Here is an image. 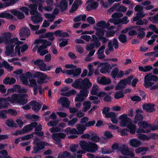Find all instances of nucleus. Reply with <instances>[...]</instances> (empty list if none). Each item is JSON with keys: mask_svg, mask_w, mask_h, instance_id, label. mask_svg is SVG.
I'll list each match as a JSON object with an SVG mask.
<instances>
[{"mask_svg": "<svg viewBox=\"0 0 158 158\" xmlns=\"http://www.w3.org/2000/svg\"><path fill=\"white\" fill-rule=\"evenodd\" d=\"M14 47L15 45H8L6 47L5 54L6 56H9L13 52Z\"/></svg>", "mask_w": 158, "mask_h": 158, "instance_id": "obj_23", "label": "nucleus"}, {"mask_svg": "<svg viewBox=\"0 0 158 158\" xmlns=\"http://www.w3.org/2000/svg\"><path fill=\"white\" fill-rule=\"evenodd\" d=\"M31 19L33 21V23L35 24H38L39 23L42 22L43 19L41 16L38 15L32 16Z\"/></svg>", "mask_w": 158, "mask_h": 158, "instance_id": "obj_22", "label": "nucleus"}, {"mask_svg": "<svg viewBox=\"0 0 158 158\" xmlns=\"http://www.w3.org/2000/svg\"><path fill=\"white\" fill-rule=\"evenodd\" d=\"M86 4H88L86 8L88 11H90L92 10H95L98 6V2H95L94 0H89L87 1Z\"/></svg>", "mask_w": 158, "mask_h": 158, "instance_id": "obj_8", "label": "nucleus"}, {"mask_svg": "<svg viewBox=\"0 0 158 158\" xmlns=\"http://www.w3.org/2000/svg\"><path fill=\"white\" fill-rule=\"evenodd\" d=\"M36 125H37V123L35 122H32L30 124L27 125L22 129L23 133L25 134L30 131L34 129Z\"/></svg>", "mask_w": 158, "mask_h": 158, "instance_id": "obj_10", "label": "nucleus"}, {"mask_svg": "<svg viewBox=\"0 0 158 158\" xmlns=\"http://www.w3.org/2000/svg\"><path fill=\"white\" fill-rule=\"evenodd\" d=\"M20 78L24 85H28L29 84L27 79L25 76L24 75H21L20 76Z\"/></svg>", "mask_w": 158, "mask_h": 158, "instance_id": "obj_51", "label": "nucleus"}, {"mask_svg": "<svg viewBox=\"0 0 158 158\" xmlns=\"http://www.w3.org/2000/svg\"><path fill=\"white\" fill-rule=\"evenodd\" d=\"M137 137L139 139L143 140H148L149 139V137L144 134H139L137 136Z\"/></svg>", "mask_w": 158, "mask_h": 158, "instance_id": "obj_55", "label": "nucleus"}, {"mask_svg": "<svg viewBox=\"0 0 158 158\" xmlns=\"http://www.w3.org/2000/svg\"><path fill=\"white\" fill-rule=\"evenodd\" d=\"M39 47L37 51H40V50H44L46 48L47 46H50L52 44L51 42L46 40Z\"/></svg>", "mask_w": 158, "mask_h": 158, "instance_id": "obj_19", "label": "nucleus"}, {"mask_svg": "<svg viewBox=\"0 0 158 158\" xmlns=\"http://www.w3.org/2000/svg\"><path fill=\"white\" fill-rule=\"evenodd\" d=\"M119 118L121 119V121L120 122V125L122 127L127 126V125L131 123V119L127 117V114L121 115L120 116Z\"/></svg>", "mask_w": 158, "mask_h": 158, "instance_id": "obj_7", "label": "nucleus"}, {"mask_svg": "<svg viewBox=\"0 0 158 158\" xmlns=\"http://www.w3.org/2000/svg\"><path fill=\"white\" fill-rule=\"evenodd\" d=\"M77 135H81L84 133V131L86 129V127L84 125L82 124L77 123L76 125Z\"/></svg>", "mask_w": 158, "mask_h": 158, "instance_id": "obj_14", "label": "nucleus"}, {"mask_svg": "<svg viewBox=\"0 0 158 158\" xmlns=\"http://www.w3.org/2000/svg\"><path fill=\"white\" fill-rule=\"evenodd\" d=\"M101 152L103 154H107L111 153L112 152L110 149L103 148L101 149Z\"/></svg>", "mask_w": 158, "mask_h": 158, "instance_id": "obj_64", "label": "nucleus"}, {"mask_svg": "<svg viewBox=\"0 0 158 158\" xmlns=\"http://www.w3.org/2000/svg\"><path fill=\"white\" fill-rule=\"evenodd\" d=\"M106 31L103 29V28H96L95 34L97 36L100 35L103 36Z\"/></svg>", "mask_w": 158, "mask_h": 158, "instance_id": "obj_36", "label": "nucleus"}, {"mask_svg": "<svg viewBox=\"0 0 158 158\" xmlns=\"http://www.w3.org/2000/svg\"><path fill=\"white\" fill-rule=\"evenodd\" d=\"M99 83L103 85H106L110 84L111 80L109 78H106L105 77H102L98 81Z\"/></svg>", "mask_w": 158, "mask_h": 158, "instance_id": "obj_35", "label": "nucleus"}, {"mask_svg": "<svg viewBox=\"0 0 158 158\" xmlns=\"http://www.w3.org/2000/svg\"><path fill=\"white\" fill-rule=\"evenodd\" d=\"M92 37V38L91 40V43L93 42L92 44L96 48H98L101 45V43L98 40L97 37L95 35H93Z\"/></svg>", "mask_w": 158, "mask_h": 158, "instance_id": "obj_18", "label": "nucleus"}, {"mask_svg": "<svg viewBox=\"0 0 158 158\" xmlns=\"http://www.w3.org/2000/svg\"><path fill=\"white\" fill-rule=\"evenodd\" d=\"M71 155L70 153L67 151L64 152L63 153H60L58 155L57 158H65L70 156Z\"/></svg>", "mask_w": 158, "mask_h": 158, "instance_id": "obj_43", "label": "nucleus"}, {"mask_svg": "<svg viewBox=\"0 0 158 158\" xmlns=\"http://www.w3.org/2000/svg\"><path fill=\"white\" fill-rule=\"evenodd\" d=\"M118 39L123 44L125 43L127 41V36L123 34H120L118 36Z\"/></svg>", "mask_w": 158, "mask_h": 158, "instance_id": "obj_40", "label": "nucleus"}, {"mask_svg": "<svg viewBox=\"0 0 158 158\" xmlns=\"http://www.w3.org/2000/svg\"><path fill=\"white\" fill-rule=\"evenodd\" d=\"M64 131L67 134L69 133L70 134L77 135V130L75 128L72 129L70 127H68L65 129Z\"/></svg>", "mask_w": 158, "mask_h": 158, "instance_id": "obj_33", "label": "nucleus"}, {"mask_svg": "<svg viewBox=\"0 0 158 158\" xmlns=\"http://www.w3.org/2000/svg\"><path fill=\"white\" fill-rule=\"evenodd\" d=\"M118 72V68H114L110 73V76L112 78L115 79L117 77V76Z\"/></svg>", "mask_w": 158, "mask_h": 158, "instance_id": "obj_42", "label": "nucleus"}, {"mask_svg": "<svg viewBox=\"0 0 158 158\" xmlns=\"http://www.w3.org/2000/svg\"><path fill=\"white\" fill-rule=\"evenodd\" d=\"M31 106L32 110L35 112H38L41 108V105L35 100L31 101L29 102Z\"/></svg>", "mask_w": 158, "mask_h": 158, "instance_id": "obj_11", "label": "nucleus"}, {"mask_svg": "<svg viewBox=\"0 0 158 158\" xmlns=\"http://www.w3.org/2000/svg\"><path fill=\"white\" fill-rule=\"evenodd\" d=\"M92 84L87 78H85L83 80L79 78L75 80L72 84V86L74 88L80 89V90L77 94L75 101L80 102L84 101L85 98L88 96L89 93V89L92 86Z\"/></svg>", "mask_w": 158, "mask_h": 158, "instance_id": "obj_1", "label": "nucleus"}, {"mask_svg": "<svg viewBox=\"0 0 158 158\" xmlns=\"http://www.w3.org/2000/svg\"><path fill=\"white\" fill-rule=\"evenodd\" d=\"M81 69L80 68L73 69V76L76 77L79 75L81 72Z\"/></svg>", "mask_w": 158, "mask_h": 158, "instance_id": "obj_53", "label": "nucleus"}, {"mask_svg": "<svg viewBox=\"0 0 158 158\" xmlns=\"http://www.w3.org/2000/svg\"><path fill=\"white\" fill-rule=\"evenodd\" d=\"M145 16V14L143 12H138L136 14L135 17L133 18V20L134 22H135L138 20V19H141L143 18Z\"/></svg>", "mask_w": 158, "mask_h": 158, "instance_id": "obj_34", "label": "nucleus"}, {"mask_svg": "<svg viewBox=\"0 0 158 158\" xmlns=\"http://www.w3.org/2000/svg\"><path fill=\"white\" fill-rule=\"evenodd\" d=\"M117 11L119 12H125L127 10V8L123 6H118Z\"/></svg>", "mask_w": 158, "mask_h": 158, "instance_id": "obj_58", "label": "nucleus"}, {"mask_svg": "<svg viewBox=\"0 0 158 158\" xmlns=\"http://www.w3.org/2000/svg\"><path fill=\"white\" fill-rule=\"evenodd\" d=\"M119 150L121 151L122 153L124 155L127 156L128 152L129 151L127 147L125 145L121 146L119 148Z\"/></svg>", "mask_w": 158, "mask_h": 158, "instance_id": "obj_30", "label": "nucleus"}, {"mask_svg": "<svg viewBox=\"0 0 158 158\" xmlns=\"http://www.w3.org/2000/svg\"><path fill=\"white\" fill-rule=\"evenodd\" d=\"M58 102L61 104L62 107L66 108H69L70 103L67 98L61 97L58 99Z\"/></svg>", "mask_w": 158, "mask_h": 158, "instance_id": "obj_9", "label": "nucleus"}, {"mask_svg": "<svg viewBox=\"0 0 158 158\" xmlns=\"http://www.w3.org/2000/svg\"><path fill=\"white\" fill-rule=\"evenodd\" d=\"M107 116L108 118H111V121L113 123L115 124L117 123L118 120L117 118V115L114 112H110V113L107 115Z\"/></svg>", "mask_w": 158, "mask_h": 158, "instance_id": "obj_17", "label": "nucleus"}, {"mask_svg": "<svg viewBox=\"0 0 158 158\" xmlns=\"http://www.w3.org/2000/svg\"><path fill=\"white\" fill-rule=\"evenodd\" d=\"M89 99L90 100L92 101V103L94 104L97 105L100 102V100L96 96H91L89 97Z\"/></svg>", "mask_w": 158, "mask_h": 158, "instance_id": "obj_38", "label": "nucleus"}, {"mask_svg": "<svg viewBox=\"0 0 158 158\" xmlns=\"http://www.w3.org/2000/svg\"><path fill=\"white\" fill-rule=\"evenodd\" d=\"M66 135L63 133L59 132L54 133L52 134V137L57 143L56 144L60 145L61 142V139H63L65 138Z\"/></svg>", "mask_w": 158, "mask_h": 158, "instance_id": "obj_6", "label": "nucleus"}, {"mask_svg": "<svg viewBox=\"0 0 158 158\" xmlns=\"http://www.w3.org/2000/svg\"><path fill=\"white\" fill-rule=\"evenodd\" d=\"M101 67L100 72L102 74L110 73L112 67H110V64L108 62H100L98 66V68Z\"/></svg>", "mask_w": 158, "mask_h": 158, "instance_id": "obj_4", "label": "nucleus"}, {"mask_svg": "<svg viewBox=\"0 0 158 158\" xmlns=\"http://www.w3.org/2000/svg\"><path fill=\"white\" fill-rule=\"evenodd\" d=\"M89 72L88 74V77H89L92 76L94 71V69L93 65L91 64L88 65V66Z\"/></svg>", "mask_w": 158, "mask_h": 158, "instance_id": "obj_49", "label": "nucleus"}, {"mask_svg": "<svg viewBox=\"0 0 158 158\" xmlns=\"http://www.w3.org/2000/svg\"><path fill=\"white\" fill-rule=\"evenodd\" d=\"M133 78L132 76H129L127 78L120 80L115 87L116 90H120L124 89L127 85H130L131 81Z\"/></svg>", "mask_w": 158, "mask_h": 158, "instance_id": "obj_3", "label": "nucleus"}, {"mask_svg": "<svg viewBox=\"0 0 158 158\" xmlns=\"http://www.w3.org/2000/svg\"><path fill=\"white\" fill-rule=\"evenodd\" d=\"M5 123L7 126L10 127L16 128L18 127L17 124L15 123V121L12 119H8L6 120Z\"/></svg>", "mask_w": 158, "mask_h": 158, "instance_id": "obj_21", "label": "nucleus"}, {"mask_svg": "<svg viewBox=\"0 0 158 158\" xmlns=\"http://www.w3.org/2000/svg\"><path fill=\"white\" fill-rule=\"evenodd\" d=\"M27 96V94H21L18 103L21 105H24L27 103L28 102V99L25 98Z\"/></svg>", "mask_w": 158, "mask_h": 158, "instance_id": "obj_20", "label": "nucleus"}, {"mask_svg": "<svg viewBox=\"0 0 158 158\" xmlns=\"http://www.w3.org/2000/svg\"><path fill=\"white\" fill-rule=\"evenodd\" d=\"M136 21V24L140 25H143L144 24L146 25L148 22V20L146 19H144L143 20L141 19H138V20Z\"/></svg>", "mask_w": 158, "mask_h": 158, "instance_id": "obj_44", "label": "nucleus"}, {"mask_svg": "<svg viewBox=\"0 0 158 158\" xmlns=\"http://www.w3.org/2000/svg\"><path fill=\"white\" fill-rule=\"evenodd\" d=\"M99 90L100 88L99 86L97 85H94L90 91V94L92 95H96Z\"/></svg>", "mask_w": 158, "mask_h": 158, "instance_id": "obj_27", "label": "nucleus"}, {"mask_svg": "<svg viewBox=\"0 0 158 158\" xmlns=\"http://www.w3.org/2000/svg\"><path fill=\"white\" fill-rule=\"evenodd\" d=\"M2 38V40H4L6 44H8V42L11 38V34L10 33H6L5 34L4 37Z\"/></svg>", "mask_w": 158, "mask_h": 158, "instance_id": "obj_41", "label": "nucleus"}, {"mask_svg": "<svg viewBox=\"0 0 158 158\" xmlns=\"http://www.w3.org/2000/svg\"><path fill=\"white\" fill-rule=\"evenodd\" d=\"M110 110V108L109 107H104L102 110V113L103 114L105 115L106 118H108L107 115L110 113L109 112Z\"/></svg>", "mask_w": 158, "mask_h": 158, "instance_id": "obj_48", "label": "nucleus"}, {"mask_svg": "<svg viewBox=\"0 0 158 158\" xmlns=\"http://www.w3.org/2000/svg\"><path fill=\"white\" fill-rule=\"evenodd\" d=\"M104 134L106 138L104 139H110L113 137V135L109 131H105Z\"/></svg>", "mask_w": 158, "mask_h": 158, "instance_id": "obj_56", "label": "nucleus"}, {"mask_svg": "<svg viewBox=\"0 0 158 158\" xmlns=\"http://www.w3.org/2000/svg\"><path fill=\"white\" fill-rule=\"evenodd\" d=\"M80 145L83 150L90 153L95 152L98 148V146L96 143L90 141H81Z\"/></svg>", "mask_w": 158, "mask_h": 158, "instance_id": "obj_2", "label": "nucleus"}, {"mask_svg": "<svg viewBox=\"0 0 158 158\" xmlns=\"http://www.w3.org/2000/svg\"><path fill=\"white\" fill-rule=\"evenodd\" d=\"M124 95L123 90H119L116 92L114 94V98L116 99H118L123 98Z\"/></svg>", "mask_w": 158, "mask_h": 158, "instance_id": "obj_37", "label": "nucleus"}, {"mask_svg": "<svg viewBox=\"0 0 158 158\" xmlns=\"http://www.w3.org/2000/svg\"><path fill=\"white\" fill-rule=\"evenodd\" d=\"M145 30V29L144 28H139L137 29V31L140 32L138 34L137 36V38L139 39H142L145 36V34L144 31Z\"/></svg>", "mask_w": 158, "mask_h": 158, "instance_id": "obj_24", "label": "nucleus"}, {"mask_svg": "<svg viewBox=\"0 0 158 158\" xmlns=\"http://www.w3.org/2000/svg\"><path fill=\"white\" fill-rule=\"evenodd\" d=\"M54 33L48 32L46 33L45 35L46 36V38H48L49 40L52 41L54 39Z\"/></svg>", "mask_w": 158, "mask_h": 158, "instance_id": "obj_52", "label": "nucleus"}, {"mask_svg": "<svg viewBox=\"0 0 158 158\" xmlns=\"http://www.w3.org/2000/svg\"><path fill=\"white\" fill-rule=\"evenodd\" d=\"M7 110V113L12 116H16L17 114V112L16 110L13 109H9Z\"/></svg>", "mask_w": 158, "mask_h": 158, "instance_id": "obj_59", "label": "nucleus"}, {"mask_svg": "<svg viewBox=\"0 0 158 158\" xmlns=\"http://www.w3.org/2000/svg\"><path fill=\"white\" fill-rule=\"evenodd\" d=\"M10 12L13 15L16 16L18 19H22L25 18V15L23 12L16 9L11 10Z\"/></svg>", "mask_w": 158, "mask_h": 158, "instance_id": "obj_15", "label": "nucleus"}, {"mask_svg": "<svg viewBox=\"0 0 158 158\" xmlns=\"http://www.w3.org/2000/svg\"><path fill=\"white\" fill-rule=\"evenodd\" d=\"M101 139L100 137L97 136L96 134L92 135L91 137L90 136V139L93 142H97Z\"/></svg>", "mask_w": 158, "mask_h": 158, "instance_id": "obj_50", "label": "nucleus"}, {"mask_svg": "<svg viewBox=\"0 0 158 158\" xmlns=\"http://www.w3.org/2000/svg\"><path fill=\"white\" fill-rule=\"evenodd\" d=\"M3 64L6 69H8L10 71L13 70V67L10 66L9 63L7 61H4L3 62Z\"/></svg>", "mask_w": 158, "mask_h": 158, "instance_id": "obj_57", "label": "nucleus"}, {"mask_svg": "<svg viewBox=\"0 0 158 158\" xmlns=\"http://www.w3.org/2000/svg\"><path fill=\"white\" fill-rule=\"evenodd\" d=\"M34 77L35 78L38 79L37 82L40 85L43 84L44 80L46 79L48 80L49 79V77H48L46 75L44 74L43 73L38 72L35 73Z\"/></svg>", "mask_w": 158, "mask_h": 158, "instance_id": "obj_5", "label": "nucleus"}, {"mask_svg": "<svg viewBox=\"0 0 158 158\" xmlns=\"http://www.w3.org/2000/svg\"><path fill=\"white\" fill-rule=\"evenodd\" d=\"M86 18L85 15H80L74 17L73 19V21L75 22L80 21L81 20L83 21H85Z\"/></svg>", "mask_w": 158, "mask_h": 158, "instance_id": "obj_32", "label": "nucleus"}, {"mask_svg": "<svg viewBox=\"0 0 158 158\" xmlns=\"http://www.w3.org/2000/svg\"><path fill=\"white\" fill-rule=\"evenodd\" d=\"M77 93L76 91L74 89H72L69 90L68 92L63 93L61 94L62 96L69 97L76 94Z\"/></svg>", "mask_w": 158, "mask_h": 158, "instance_id": "obj_39", "label": "nucleus"}, {"mask_svg": "<svg viewBox=\"0 0 158 158\" xmlns=\"http://www.w3.org/2000/svg\"><path fill=\"white\" fill-rule=\"evenodd\" d=\"M149 19L150 20L152 21L153 23H158V14H156L154 16L150 17Z\"/></svg>", "mask_w": 158, "mask_h": 158, "instance_id": "obj_60", "label": "nucleus"}, {"mask_svg": "<svg viewBox=\"0 0 158 158\" xmlns=\"http://www.w3.org/2000/svg\"><path fill=\"white\" fill-rule=\"evenodd\" d=\"M60 8L61 12L66 11L67 10L68 3L66 0H61L60 2L59 5L57 6Z\"/></svg>", "mask_w": 158, "mask_h": 158, "instance_id": "obj_16", "label": "nucleus"}, {"mask_svg": "<svg viewBox=\"0 0 158 158\" xmlns=\"http://www.w3.org/2000/svg\"><path fill=\"white\" fill-rule=\"evenodd\" d=\"M68 39H64L62 38L59 40L60 41H62L59 44V46L60 47H65L68 44Z\"/></svg>", "mask_w": 158, "mask_h": 158, "instance_id": "obj_46", "label": "nucleus"}, {"mask_svg": "<svg viewBox=\"0 0 158 158\" xmlns=\"http://www.w3.org/2000/svg\"><path fill=\"white\" fill-rule=\"evenodd\" d=\"M7 114V110H3L0 111V118L6 119L7 118L6 114Z\"/></svg>", "mask_w": 158, "mask_h": 158, "instance_id": "obj_45", "label": "nucleus"}, {"mask_svg": "<svg viewBox=\"0 0 158 158\" xmlns=\"http://www.w3.org/2000/svg\"><path fill=\"white\" fill-rule=\"evenodd\" d=\"M155 106L154 104L149 103L143 105V108L146 112L151 113L155 111Z\"/></svg>", "mask_w": 158, "mask_h": 158, "instance_id": "obj_13", "label": "nucleus"}, {"mask_svg": "<svg viewBox=\"0 0 158 158\" xmlns=\"http://www.w3.org/2000/svg\"><path fill=\"white\" fill-rule=\"evenodd\" d=\"M136 126L131 123L127 125V127L128 130V132H129L132 134H135L136 132Z\"/></svg>", "mask_w": 158, "mask_h": 158, "instance_id": "obj_25", "label": "nucleus"}, {"mask_svg": "<svg viewBox=\"0 0 158 158\" xmlns=\"http://www.w3.org/2000/svg\"><path fill=\"white\" fill-rule=\"evenodd\" d=\"M21 94H13L11 96V103H18Z\"/></svg>", "mask_w": 158, "mask_h": 158, "instance_id": "obj_26", "label": "nucleus"}, {"mask_svg": "<svg viewBox=\"0 0 158 158\" xmlns=\"http://www.w3.org/2000/svg\"><path fill=\"white\" fill-rule=\"evenodd\" d=\"M119 5V3H117L114 4L112 7L108 9V11L110 13L116 10Z\"/></svg>", "mask_w": 158, "mask_h": 158, "instance_id": "obj_54", "label": "nucleus"}, {"mask_svg": "<svg viewBox=\"0 0 158 158\" xmlns=\"http://www.w3.org/2000/svg\"><path fill=\"white\" fill-rule=\"evenodd\" d=\"M143 118V116L142 114H137L135 117L134 123L138 124L139 123L142 122Z\"/></svg>", "mask_w": 158, "mask_h": 158, "instance_id": "obj_31", "label": "nucleus"}, {"mask_svg": "<svg viewBox=\"0 0 158 158\" xmlns=\"http://www.w3.org/2000/svg\"><path fill=\"white\" fill-rule=\"evenodd\" d=\"M118 131L120 133V135L122 136H124L125 135H127V133L128 132L127 128H124L123 129H119L118 130Z\"/></svg>", "mask_w": 158, "mask_h": 158, "instance_id": "obj_47", "label": "nucleus"}, {"mask_svg": "<svg viewBox=\"0 0 158 158\" xmlns=\"http://www.w3.org/2000/svg\"><path fill=\"white\" fill-rule=\"evenodd\" d=\"M123 13L120 12H115L111 15V17L113 18H116L121 17L123 16Z\"/></svg>", "mask_w": 158, "mask_h": 158, "instance_id": "obj_63", "label": "nucleus"}, {"mask_svg": "<svg viewBox=\"0 0 158 158\" xmlns=\"http://www.w3.org/2000/svg\"><path fill=\"white\" fill-rule=\"evenodd\" d=\"M141 142L138 139L133 138L131 139L129 141L130 146L134 148L139 147L141 144Z\"/></svg>", "mask_w": 158, "mask_h": 158, "instance_id": "obj_12", "label": "nucleus"}, {"mask_svg": "<svg viewBox=\"0 0 158 158\" xmlns=\"http://www.w3.org/2000/svg\"><path fill=\"white\" fill-rule=\"evenodd\" d=\"M77 121L78 119L77 118H73L68 122V125L69 126H73L77 122Z\"/></svg>", "mask_w": 158, "mask_h": 158, "instance_id": "obj_61", "label": "nucleus"}, {"mask_svg": "<svg viewBox=\"0 0 158 158\" xmlns=\"http://www.w3.org/2000/svg\"><path fill=\"white\" fill-rule=\"evenodd\" d=\"M0 18H6L8 19H13V16L10 13H6V11L0 13Z\"/></svg>", "mask_w": 158, "mask_h": 158, "instance_id": "obj_28", "label": "nucleus"}, {"mask_svg": "<svg viewBox=\"0 0 158 158\" xmlns=\"http://www.w3.org/2000/svg\"><path fill=\"white\" fill-rule=\"evenodd\" d=\"M59 123V121L56 120L54 121H51L48 123L47 125L49 127H54L56 126Z\"/></svg>", "mask_w": 158, "mask_h": 158, "instance_id": "obj_62", "label": "nucleus"}, {"mask_svg": "<svg viewBox=\"0 0 158 158\" xmlns=\"http://www.w3.org/2000/svg\"><path fill=\"white\" fill-rule=\"evenodd\" d=\"M140 128L143 127L145 129L144 130H148L151 127V124H149L147 122H142L139 123L138 125Z\"/></svg>", "mask_w": 158, "mask_h": 158, "instance_id": "obj_29", "label": "nucleus"}]
</instances>
